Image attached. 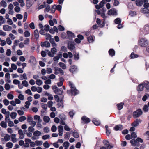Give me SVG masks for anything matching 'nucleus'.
I'll return each instance as SVG.
<instances>
[{
  "label": "nucleus",
  "instance_id": "61",
  "mask_svg": "<svg viewBox=\"0 0 149 149\" xmlns=\"http://www.w3.org/2000/svg\"><path fill=\"white\" fill-rule=\"evenodd\" d=\"M44 147L45 148H49V147L50 145L48 143L47 141H46L44 142L43 144Z\"/></svg>",
  "mask_w": 149,
  "mask_h": 149
},
{
  "label": "nucleus",
  "instance_id": "53",
  "mask_svg": "<svg viewBox=\"0 0 149 149\" xmlns=\"http://www.w3.org/2000/svg\"><path fill=\"white\" fill-rule=\"evenodd\" d=\"M136 13L135 11H131L129 12V15L131 16H134L136 15Z\"/></svg>",
  "mask_w": 149,
  "mask_h": 149
},
{
  "label": "nucleus",
  "instance_id": "13",
  "mask_svg": "<svg viewBox=\"0 0 149 149\" xmlns=\"http://www.w3.org/2000/svg\"><path fill=\"white\" fill-rule=\"evenodd\" d=\"M144 84H140L138 86L137 88V90L138 91H142L144 87Z\"/></svg>",
  "mask_w": 149,
  "mask_h": 149
},
{
  "label": "nucleus",
  "instance_id": "64",
  "mask_svg": "<svg viewBox=\"0 0 149 149\" xmlns=\"http://www.w3.org/2000/svg\"><path fill=\"white\" fill-rule=\"evenodd\" d=\"M53 102L51 101H48L47 102V105L48 107L49 108H50L52 107L53 105Z\"/></svg>",
  "mask_w": 149,
  "mask_h": 149
},
{
  "label": "nucleus",
  "instance_id": "23",
  "mask_svg": "<svg viewBox=\"0 0 149 149\" xmlns=\"http://www.w3.org/2000/svg\"><path fill=\"white\" fill-rule=\"evenodd\" d=\"M43 120L46 123H48L50 120V118L49 116H44L43 117Z\"/></svg>",
  "mask_w": 149,
  "mask_h": 149
},
{
  "label": "nucleus",
  "instance_id": "54",
  "mask_svg": "<svg viewBox=\"0 0 149 149\" xmlns=\"http://www.w3.org/2000/svg\"><path fill=\"white\" fill-rule=\"evenodd\" d=\"M7 97L8 99L10 100L13 99L14 97L13 95L10 93H8V94Z\"/></svg>",
  "mask_w": 149,
  "mask_h": 149
},
{
  "label": "nucleus",
  "instance_id": "51",
  "mask_svg": "<svg viewBox=\"0 0 149 149\" xmlns=\"http://www.w3.org/2000/svg\"><path fill=\"white\" fill-rule=\"evenodd\" d=\"M34 130V129L32 127H29L28 128V131L29 132H33Z\"/></svg>",
  "mask_w": 149,
  "mask_h": 149
},
{
  "label": "nucleus",
  "instance_id": "50",
  "mask_svg": "<svg viewBox=\"0 0 149 149\" xmlns=\"http://www.w3.org/2000/svg\"><path fill=\"white\" fill-rule=\"evenodd\" d=\"M60 79L61 80L57 84V85L58 86H62L63 84V82L62 81L63 79V78H60Z\"/></svg>",
  "mask_w": 149,
  "mask_h": 149
},
{
  "label": "nucleus",
  "instance_id": "59",
  "mask_svg": "<svg viewBox=\"0 0 149 149\" xmlns=\"http://www.w3.org/2000/svg\"><path fill=\"white\" fill-rule=\"evenodd\" d=\"M5 88L7 90H8L10 89V86L9 84L6 83L5 85Z\"/></svg>",
  "mask_w": 149,
  "mask_h": 149
},
{
  "label": "nucleus",
  "instance_id": "4",
  "mask_svg": "<svg viewBox=\"0 0 149 149\" xmlns=\"http://www.w3.org/2000/svg\"><path fill=\"white\" fill-rule=\"evenodd\" d=\"M142 111L141 109H139L133 112V116L135 118H137L142 115Z\"/></svg>",
  "mask_w": 149,
  "mask_h": 149
},
{
  "label": "nucleus",
  "instance_id": "40",
  "mask_svg": "<svg viewBox=\"0 0 149 149\" xmlns=\"http://www.w3.org/2000/svg\"><path fill=\"white\" fill-rule=\"evenodd\" d=\"M4 139L6 141H8L10 139V136L6 134L4 136Z\"/></svg>",
  "mask_w": 149,
  "mask_h": 149
},
{
  "label": "nucleus",
  "instance_id": "18",
  "mask_svg": "<svg viewBox=\"0 0 149 149\" xmlns=\"http://www.w3.org/2000/svg\"><path fill=\"white\" fill-rule=\"evenodd\" d=\"M34 36L36 40L38 38L39 35L38 31L37 29H36L34 31Z\"/></svg>",
  "mask_w": 149,
  "mask_h": 149
},
{
  "label": "nucleus",
  "instance_id": "14",
  "mask_svg": "<svg viewBox=\"0 0 149 149\" xmlns=\"http://www.w3.org/2000/svg\"><path fill=\"white\" fill-rule=\"evenodd\" d=\"M10 104L13 106H15L16 104H19V99L17 98L15 100V101L13 100L11 101L10 102Z\"/></svg>",
  "mask_w": 149,
  "mask_h": 149
},
{
  "label": "nucleus",
  "instance_id": "11",
  "mask_svg": "<svg viewBox=\"0 0 149 149\" xmlns=\"http://www.w3.org/2000/svg\"><path fill=\"white\" fill-rule=\"evenodd\" d=\"M82 120L85 123H88L90 121V119L86 117V116H83L81 118Z\"/></svg>",
  "mask_w": 149,
  "mask_h": 149
},
{
  "label": "nucleus",
  "instance_id": "57",
  "mask_svg": "<svg viewBox=\"0 0 149 149\" xmlns=\"http://www.w3.org/2000/svg\"><path fill=\"white\" fill-rule=\"evenodd\" d=\"M27 13L26 12H25L24 15V20L23 22H25L27 18Z\"/></svg>",
  "mask_w": 149,
  "mask_h": 149
},
{
  "label": "nucleus",
  "instance_id": "46",
  "mask_svg": "<svg viewBox=\"0 0 149 149\" xmlns=\"http://www.w3.org/2000/svg\"><path fill=\"white\" fill-rule=\"evenodd\" d=\"M139 123H138V121L136 120H135L134 122L132 123V125L134 127H136L138 125Z\"/></svg>",
  "mask_w": 149,
  "mask_h": 149
},
{
  "label": "nucleus",
  "instance_id": "20",
  "mask_svg": "<svg viewBox=\"0 0 149 149\" xmlns=\"http://www.w3.org/2000/svg\"><path fill=\"white\" fill-rule=\"evenodd\" d=\"M109 54L111 56H114L115 54V51L112 49H111L109 50Z\"/></svg>",
  "mask_w": 149,
  "mask_h": 149
},
{
  "label": "nucleus",
  "instance_id": "25",
  "mask_svg": "<svg viewBox=\"0 0 149 149\" xmlns=\"http://www.w3.org/2000/svg\"><path fill=\"white\" fill-rule=\"evenodd\" d=\"M74 56L75 58V59L77 60H78L79 58V54L78 53H76L75 52L74 53Z\"/></svg>",
  "mask_w": 149,
  "mask_h": 149
},
{
  "label": "nucleus",
  "instance_id": "36",
  "mask_svg": "<svg viewBox=\"0 0 149 149\" xmlns=\"http://www.w3.org/2000/svg\"><path fill=\"white\" fill-rule=\"evenodd\" d=\"M17 114L15 112H12L10 115L11 118L12 119H15V118Z\"/></svg>",
  "mask_w": 149,
  "mask_h": 149
},
{
  "label": "nucleus",
  "instance_id": "31",
  "mask_svg": "<svg viewBox=\"0 0 149 149\" xmlns=\"http://www.w3.org/2000/svg\"><path fill=\"white\" fill-rule=\"evenodd\" d=\"M35 143L36 146H41L43 142L42 141L36 140L35 141Z\"/></svg>",
  "mask_w": 149,
  "mask_h": 149
},
{
  "label": "nucleus",
  "instance_id": "10",
  "mask_svg": "<svg viewBox=\"0 0 149 149\" xmlns=\"http://www.w3.org/2000/svg\"><path fill=\"white\" fill-rule=\"evenodd\" d=\"M3 29L6 31H10L11 30L12 28L8 25H5L3 26Z\"/></svg>",
  "mask_w": 149,
  "mask_h": 149
},
{
  "label": "nucleus",
  "instance_id": "32",
  "mask_svg": "<svg viewBox=\"0 0 149 149\" xmlns=\"http://www.w3.org/2000/svg\"><path fill=\"white\" fill-rule=\"evenodd\" d=\"M43 131L45 133H48L49 132L50 129L48 127H46L43 128Z\"/></svg>",
  "mask_w": 149,
  "mask_h": 149
},
{
  "label": "nucleus",
  "instance_id": "43",
  "mask_svg": "<svg viewBox=\"0 0 149 149\" xmlns=\"http://www.w3.org/2000/svg\"><path fill=\"white\" fill-rule=\"evenodd\" d=\"M70 145L68 141H66L63 143V146L65 148H68Z\"/></svg>",
  "mask_w": 149,
  "mask_h": 149
},
{
  "label": "nucleus",
  "instance_id": "2",
  "mask_svg": "<svg viewBox=\"0 0 149 149\" xmlns=\"http://www.w3.org/2000/svg\"><path fill=\"white\" fill-rule=\"evenodd\" d=\"M103 143L105 146H102L100 148V149H111L113 147L112 145L110 144L109 142L107 140H104Z\"/></svg>",
  "mask_w": 149,
  "mask_h": 149
},
{
  "label": "nucleus",
  "instance_id": "12",
  "mask_svg": "<svg viewBox=\"0 0 149 149\" xmlns=\"http://www.w3.org/2000/svg\"><path fill=\"white\" fill-rule=\"evenodd\" d=\"M141 12L144 14L149 13V9L142 8L141 9Z\"/></svg>",
  "mask_w": 149,
  "mask_h": 149
},
{
  "label": "nucleus",
  "instance_id": "39",
  "mask_svg": "<svg viewBox=\"0 0 149 149\" xmlns=\"http://www.w3.org/2000/svg\"><path fill=\"white\" fill-rule=\"evenodd\" d=\"M56 10V5H54L53 6L51 9V12L52 13H54Z\"/></svg>",
  "mask_w": 149,
  "mask_h": 149
},
{
  "label": "nucleus",
  "instance_id": "55",
  "mask_svg": "<svg viewBox=\"0 0 149 149\" xmlns=\"http://www.w3.org/2000/svg\"><path fill=\"white\" fill-rule=\"evenodd\" d=\"M6 146L8 148H11L13 146V143L11 142H8L6 144Z\"/></svg>",
  "mask_w": 149,
  "mask_h": 149
},
{
  "label": "nucleus",
  "instance_id": "42",
  "mask_svg": "<svg viewBox=\"0 0 149 149\" xmlns=\"http://www.w3.org/2000/svg\"><path fill=\"white\" fill-rule=\"evenodd\" d=\"M3 103L6 106H7L9 104L10 102L6 99L4 100L3 101Z\"/></svg>",
  "mask_w": 149,
  "mask_h": 149
},
{
  "label": "nucleus",
  "instance_id": "44",
  "mask_svg": "<svg viewBox=\"0 0 149 149\" xmlns=\"http://www.w3.org/2000/svg\"><path fill=\"white\" fill-rule=\"evenodd\" d=\"M19 42L18 41V40H15V41L14 43V45H13L12 47L13 49L14 50H15V49L16 48V46H17L18 45V42Z\"/></svg>",
  "mask_w": 149,
  "mask_h": 149
},
{
  "label": "nucleus",
  "instance_id": "60",
  "mask_svg": "<svg viewBox=\"0 0 149 149\" xmlns=\"http://www.w3.org/2000/svg\"><path fill=\"white\" fill-rule=\"evenodd\" d=\"M51 130L53 132H55L57 130V127L55 125H53L51 128Z\"/></svg>",
  "mask_w": 149,
  "mask_h": 149
},
{
  "label": "nucleus",
  "instance_id": "38",
  "mask_svg": "<svg viewBox=\"0 0 149 149\" xmlns=\"http://www.w3.org/2000/svg\"><path fill=\"white\" fill-rule=\"evenodd\" d=\"M1 5L4 8L6 7L7 6L6 3L4 0H2L1 1Z\"/></svg>",
  "mask_w": 149,
  "mask_h": 149
},
{
  "label": "nucleus",
  "instance_id": "1",
  "mask_svg": "<svg viewBox=\"0 0 149 149\" xmlns=\"http://www.w3.org/2000/svg\"><path fill=\"white\" fill-rule=\"evenodd\" d=\"M69 84L71 88V93L72 95H75L79 93V91L74 86V85L71 82H69Z\"/></svg>",
  "mask_w": 149,
  "mask_h": 149
},
{
  "label": "nucleus",
  "instance_id": "37",
  "mask_svg": "<svg viewBox=\"0 0 149 149\" xmlns=\"http://www.w3.org/2000/svg\"><path fill=\"white\" fill-rule=\"evenodd\" d=\"M149 110L148 106L147 105H145L143 107V110L145 112H147Z\"/></svg>",
  "mask_w": 149,
  "mask_h": 149
},
{
  "label": "nucleus",
  "instance_id": "17",
  "mask_svg": "<svg viewBox=\"0 0 149 149\" xmlns=\"http://www.w3.org/2000/svg\"><path fill=\"white\" fill-rule=\"evenodd\" d=\"M34 118L35 120H38L39 123H41L42 121V120L40 118V116L38 115H35L34 117Z\"/></svg>",
  "mask_w": 149,
  "mask_h": 149
},
{
  "label": "nucleus",
  "instance_id": "41",
  "mask_svg": "<svg viewBox=\"0 0 149 149\" xmlns=\"http://www.w3.org/2000/svg\"><path fill=\"white\" fill-rule=\"evenodd\" d=\"M46 8L45 9V12H49L50 10V7L49 5L47 4L45 6Z\"/></svg>",
  "mask_w": 149,
  "mask_h": 149
},
{
  "label": "nucleus",
  "instance_id": "3",
  "mask_svg": "<svg viewBox=\"0 0 149 149\" xmlns=\"http://www.w3.org/2000/svg\"><path fill=\"white\" fill-rule=\"evenodd\" d=\"M139 44L141 47H146L148 45V43L146 39L142 38L139 41Z\"/></svg>",
  "mask_w": 149,
  "mask_h": 149
},
{
  "label": "nucleus",
  "instance_id": "5",
  "mask_svg": "<svg viewBox=\"0 0 149 149\" xmlns=\"http://www.w3.org/2000/svg\"><path fill=\"white\" fill-rule=\"evenodd\" d=\"M109 15H117V11L115 8H112L109 10L107 12Z\"/></svg>",
  "mask_w": 149,
  "mask_h": 149
},
{
  "label": "nucleus",
  "instance_id": "49",
  "mask_svg": "<svg viewBox=\"0 0 149 149\" xmlns=\"http://www.w3.org/2000/svg\"><path fill=\"white\" fill-rule=\"evenodd\" d=\"M93 123L94 124L96 125H98L100 124V122L98 121V120H93Z\"/></svg>",
  "mask_w": 149,
  "mask_h": 149
},
{
  "label": "nucleus",
  "instance_id": "8",
  "mask_svg": "<svg viewBox=\"0 0 149 149\" xmlns=\"http://www.w3.org/2000/svg\"><path fill=\"white\" fill-rule=\"evenodd\" d=\"M75 48V43L74 42H69L68 43V48L70 50H73Z\"/></svg>",
  "mask_w": 149,
  "mask_h": 149
},
{
  "label": "nucleus",
  "instance_id": "26",
  "mask_svg": "<svg viewBox=\"0 0 149 149\" xmlns=\"http://www.w3.org/2000/svg\"><path fill=\"white\" fill-rule=\"evenodd\" d=\"M124 103L122 102L118 104L117 105L118 107V109L119 110H120L122 109L123 107Z\"/></svg>",
  "mask_w": 149,
  "mask_h": 149
},
{
  "label": "nucleus",
  "instance_id": "29",
  "mask_svg": "<svg viewBox=\"0 0 149 149\" xmlns=\"http://www.w3.org/2000/svg\"><path fill=\"white\" fill-rule=\"evenodd\" d=\"M67 34L69 36L71 37H74V33L69 31H67Z\"/></svg>",
  "mask_w": 149,
  "mask_h": 149
},
{
  "label": "nucleus",
  "instance_id": "28",
  "mask_svg": "<svg viewBox=\"0 0 149 149\" xmlns=\"http://www.w3.org/2000/svg\"><path fill=\"white\" fill-rule=\"evenodd\" d=\"M0 125L3 127L4 128H6L7 127V124L6 122H5L4 121H2L0 123Z\"/></svg>",
  "mask_w": 149,
  "mask_h": 149
},
{
  "label": "nucleus",
  "instance_id": "52",
  "mask_svg": "<svg viewBox=\"0 0 149 149\" xmlns=\"http://www.w3.org/2000/svg\"><path fill=\"white\" fill-rule=\"evenodd\" d=\"M44 30L46 31H48L49 30V26L48 25H45L44 26Z\"/></svg>",
  "mask_w": 149,
  "mask_h": 149
},
{
  "label": "nucleus",
  "instance_id": "56",
  "mask_svg": "<svg viewBox=\"0 0 149 149\" xmlns=\"http://www.w3.org/2000/svg\"><path fill=\"white\" fill-rule=\"evenodd\" d=\"M149 97V94H146L144 96H143L142 98V100L145 101L146 100L147 98H148Z\"/></svg>",
  "mask_w": 149,
  "mask_h": 149
},
{
  "label": "nucleus",
  "instance_id": "35",
  "mask_svg": "<svg viewBox=\"0 0 149 149\" xmlns=\"http://www.w3.org/2000/svg\"><path fill=\"white\" fill-rule=\"evenodd\" d=\"M24 137V135L23 133V132L22 130H19V138L22 139Z\"/></svg>",
  "mask_w": 149,
  "mask_h": 149
},
{
  "label": "nucleus",
  "instance_id": "21",
  "mask_svg": "<svg viewBox=\"0 0 149 149\" xmlns=\"http://www.w3.org/2000/svg\"><path fill=\"white\" fill-rule=\"evenodd\" d=\"M27 79V77L26 76V73H24L23 75H20V79L22 80L24 79L26 80Z\"/></svg>",
  "mask_w": 149,
  "mask_h": 149
},
{
  "label": "nucleus",
  "instance_id": "19",
  "mask_svg": "<svg viewBox=\"0 0 149 149\" xmlns=\"http://www.w3.org/2000/svg\"><path fill=\"white\" fill-rule=\"evenodd\" d=\"M41 132L38 130H36L33 133V135L37 136H40L41 135Z\"/></svg>",
  "mask_w": 149,
  "mask_h": 149
},
{
  "label": "nucleus",
  "instance_id": "30",
  "mask_svg": "<svg viewBox=\"0 0 149 149\" xmlns=\"http://www.w3.org/2000/svg\"><path fill=\"white\" fill-rule=\"evenodd\" d=\"M24 35L25 37H28L30 36V33L28 31H26L24 33Z\"/></svg>",
  "mask_w": 149,
  "mask_h": 149
},
{
  "label": "nucleus",
  "instance_id": "15",
  "mask_svg": "<svg viewBox=\"0 0 149 149\" xmlns=\"http://www.w3.org/2000/svg\"><path fill=\"white\" fill-rule=\"evenodd\" d=\"M54 92L56 94L59 95H62L63 93V91L62 89L61 90L59 88L57 89L56 90H55Z\"/></svg>",
  "mask_w": 149,
  "mask_h": 149
},
{
  "label": "nucleus",
  "instance_id": "48",
  "mask_svg": "<svg viewBox=\"0 0 149 149\" xmlns=\"http://www.w3.org/2000/svg\"><path fill=\"white\" fill-rule=\"evenodd\" d=\"M8 126L9 127H12L14 126V123L13 121H12L10 120V119H8Z\"/></svg>",
  "mask_w": 149,
  "mask_h": 149
},
{
  "label": "nucleus",
  "instance_id": "6",
  "mask_svg": "<svg viewBox=\"0 0 149 149\" xmlns=\"http://www.w3.org/2000/svg\"><path fill=\"white\" fill-rule=\"evenodd\" d=\"M148 0H136L135 2L136 5L138 6H141L143 2L146 3L148 2Z\"/></svg>",
  "mask_w": 149,
  "mask_h": 149
},
{
  "label": "nucleus",
  "instance_id": "45",
  "mask_svg": "<svg viewBox=\"0 0 149 149\" xmlns=\"http://www.w3.org/2000/svg\"><path fill=\"white\" fill-rule=\"evenodd\" d=\"M26 119V117L24 116H21L19 117V121L22 122Z\"/></svg>",
  "mask_w": 149,
  "mask_h": 149
},
{
  "label": "nucleus",
  "instance_id": "47",
  "mask_svg": "<svg viewBox=\"0 0 149 149\" xmlns=\"http://www.w3.org/2000/svg\"><path fill=\"white\" fill-rule=\"evenodd\" d=\"M138 56L137 54H135L133 52L132 53L131 55V57L132 58H137Z\"/></svg>",
  "mask_w": 149,
  "mask_h": 149
},
{
  "label": "nucleus",
  "instance_id": "9",
  "mask_svg": "<svg viewBox=\"0 0 149 149\" xmlns=\"http://www.w3.org/2000/svg\"><path fill=\"white\" fill-rule=\"evenodd\" d=\"M60 74L61 75L64 74L63 71L61 68H57L55 69V72L54 74Z\"/></svg>",
  "mask_w": 149,
  "mask_h": 149
},
{
  "label": "nucleus",
  "instance_id": "63",
  "mask_svg": "<svg viewBox=\"0 0 149 149\" xmlns=\"http://www.w3.org/2000/svg\"><path fill=\"white\" fill-rule=\"evenodd\" d=\"M22 84L25 87H27L28 85V84L27 81L26 80H24L22 81Z\"/></svg>",
  "mask_w": 149,
  "mask_h": 149
},
{
  "label": "nucleus",
  "instance_id": "24",
  "mask_svg": "<svg viewBox=\"0 0 149 149\" xmlns=\"http://www.w3.org/2000/svg\"><path fill=\"white\" fill-rule=\"evenodd\" d=\"M59 65L63 69H65L66 68V66L65 64L62 62H60L59 63Z\"/></svg>",
  "mask_w": 149,
  "mask_h": 149
},
{
  "label": "nucleus",
  "instance_id": "16",
  "mask_svg": "<svg viewBox=\"0 0 149 149\" xmlns=\"http://www.w3.org/2000/svg\"><path fill=\"white\" fill-rule=\"evenodd\" d=\"M77 69V68L76 66L73 65H72L70 67V71L73 73L74 72L76 71Z\"/></svg>",
  "mask_w": 149,
  "mask_h": 149
},
{
  "label": "nucleus",
  "instance_id": "27",
  "mask_svg": "<svg viewBox=\"0 0 149 149\" xmlns=\"http://www.w3.org/2000/svg\"><path fill=\"white\" fill-rule=\"evenodd\" d=\"M73 136L75 138H78L79 137V134L76 131L73 133Z\"/></svg>",
  "mask_w": 149,
  "mask_h": 149
},
{
  "label": "nucleus",
  "instance_id": "22",
  "mask_svg": "<svg viewBox=\"0 0 149 149\" xmlns=\"http://www.w3.org/2000/svg\"><path fill=\"white\" fill-rule=\"evenodd\" d=\"M114 129L116 131L122 130V126L120 125H117L114 128Z\"/></svg>",
  "mask_w": 149,
  "mask_h": 149
},
{
  "label": "nucleus",
  "instance_id": "62",
  "mask_svg": "<svg viewBox=\"0 0 149 149\" xmlns=\"http://www.w3.org/2000/svg\"><path fill=\"white\" fill-rule=\"evenodd\" d=\"M131 136L132 138H136L137 137V136L136 135L135 132H133L131 133Z\"/></svg>",
  "mask_w": 149,
  "mask_h": 149
},
{
  "label": "nucleus",
  "instance_id": "34",
  "mask_svg": "<svg viewBox=\"0 0 149 149\" xmlns=\"http://www.w3.org/2000/svg\"><path fill=\"white\" fill-rule=\"evenodd\" d=\"M114 22L116 24H121V20L120 18H117L114 20Z\"/></svg>",
  "mask_w": 149,
  "mask_h": 149
},
{
  "label": "nucleus",
  "instance_id": "58",
  "mask_svg": "<svg viewBox=\"0 0 149 149\" xmlns=\"http://www.w3.org/2000/svg\"><path fill=\"white\" fill-rule=\"evenodd\" d=\"M46 72L47 73L50 74L52 72V69L49 68H48L46 69Z\"/></svg>",
  "mask_w": 149,
  "mask_h": 149
},
{
  "label": "nucleus",
  "instance_id": "7",
  "mask_svg": "<svg viewBox=\"0 0 149 149\" xmlns=\"http://www.w3.org/2000/svg\"><path fill=\"white\" fill-rule=\"evenodd\" d=\"M106 3L105 0H102L99 5H96L95 6V8L97 9H99L100 8H102L103 7L104 5Z\"/></svg>",
  "mask_w": 149,
  "mask_h": 149
},
{
  "label": "nucleus",
  "instance_id": "33",
  "mask_svg": "<svg viewBox=\"0 0 149 149\" xmlns=\"http://www.w3.org/2000/svg\"><path fill=\"white\" fill-rule=\"evenodd\" d=\"M36 83L37 85L40 86L42 84L43 82L40 79H37L36 81Z\"/></svg>",
  "mask_w": 149,
  "mask_h": 149
}]
</instances>
